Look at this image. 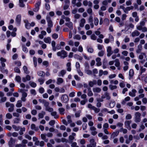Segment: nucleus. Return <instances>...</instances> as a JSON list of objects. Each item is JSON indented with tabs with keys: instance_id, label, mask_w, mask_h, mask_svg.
Segmentation results:
<instances>
[{
	"instance_id": "obj_1",
	"label": "nucleus",
	"mask_w": 147,
	"mask_h": 147,
	"mask_svg": "<svg viewBox=\"0 0 147 147\" xmlns=\"http://www.w3.org/2000/svg\"><path fill=\"white\" fill-rule=\"evenodd\" d=\"M57 56L60 57L62 59H64L67 56V52L64 50H62L61 51L57 53Z\"/></svg>"
},
{
	"instance_id": "obj_2",
	"label": "nucleus",
	"mask_w": 147,
	"mask_h": 147,
	"mask_svg": "<svg viewBox=\"0 0 147 147\" xmlns=\"http://www.w3.org/2000/svg\"><path fill=\"white\" fill-rule=\"evenodd\" d=\"M141 114L138 112H136L135 114L134 121L136 123H138L141 120Z\"/></svg>"
},
{
	"instance_id": "obj_3",
	"label": "nucleus",
	"mask_w": 147,
	"mask_h": 147,
	"mask_svg": "<svg viewBox=\"0 0 147 147\" xmlns=\"http://www.w3.org/2000/svg\"><path fill=\"white\" fill-rule=\"evenodd\" d=\"M5 105L7 107H10L8 109L9 112H12L13 111L14 106L13 104L9 102H7L5 103Z\"/></svg>"
},
{
	"instance_id": "obj_4",
	"label": "nucleus",
	"mask_w": 147,
	"mask_h": 147,
	"mask_svg": "<svg viewBox=\"0 0 147 147\" xmlns=\"http://www.w3.org/2000/svg\"><path fill=\"white\" fill-rule=\"evenodd\" d=\"M61 100L62 102L67 103L69 101L68 96L66 94L62 95L61 98Z\"/></svg>"
},
{
	"instance_id": "obj_5",
	"label": "nucleus",
	"mask_w": 147,
	"mask_h": 147,
	"mask_svg": "<svg viewBox=\"0 0 147 147\" xmlns=\"http://www.w3.org/2000/svg\"><path fill=\"white\" fill-rule=\"evenodd\" d=\"M21 14L17 15L15 19V22L18 26H20V25L21 21Z\"/></svg>"
},
{
	"instance_id": "obj_6",
	"label": "nucleus",
	"mask_w": 147,
	"mask_h": 147,
	"mask_svg": "<svg viewBox=\"0 0 147 147\" xmlns=\"http://www.w3.org/2000/svg\"><path fill=\"white\" fill-rule=\"evenodd\" d=\"M46 19L48 23V27H52L53 26V23L52 21L51 20L50 17L49 16H47Z\"/></svg>"
},
{
	"instance_id": "obj_7",
	"label": "nucleus",
	"mask_w": 147,
	"mask_h": 147,
	"mask_svg": "<svg viewBox=\"0 0 147 147\" xmlns=\"http://www.w3.org/2000/svg\"><path fill=\"white\" fill-rule=\"evenodd\" d=\"M90 144H88L87 147H96V143L95 142L94 140V139H91L90 140Z\"/></svg>"
},
{
	"instance_id": "obj_8",
	"label": "nucleus",
	"mask_w": 147,
	"mask_h": 147,
	"mask_svg": "<svg viewBox=\"0 0 147 147\" xmlns=\"http://www.w3.org/2000/svg\"><path fill=\"white\" fill-rule=\"evenodd\" d=\"M107 55L108 57H110L113 53V52L112 51V48L111 46H108L107 49Z\"/></svg>"
},
{
	"instance_id": "obj_9",
	"label": "nucleus",
	"mask_w": 147,
	"mask_h": 147,
	"mask_svg": "<svg viewBox=\"0 0 147 147\" xmlns=\"http://www.w3.org/2000/svg\"><path fill=\"white\" fill-rule=\"evenodd\" d=\"M101 98L102 99L106 98L107 100H109L111 99V97L110 96L109 93L106 92H105L104 95L102 96Z\"/></svg>"
},
{
	"instance_id": "obj_10",
	"label": "nucleus",
	"mask_w": 147,
	"mask_h": 147,
	"mask_svg": "<svg viewBox=\"0 0 147 147\" xmlns=\"http://www.w3.org/2000/svg\"><path fill=\"white\" fill-rule=\"evenodd\" d=\"M131 122V121H125L124 124L125 125V127L127 128L128 130H130L131 129V127L130 124Z\"/></svg>"
},
{
	"instance_id": "obj_11",
	"label": "nucleus",
	"mask_w": 147,
	"mask_h": 147,
	"mask_svg": "<svg viewBox=\"0 0 147 147\" xmlns=\"http://www.w3.org/2000/svg\"><path fill=\"white\" fill-rule=\"evenodd\" d=\"M83 5L86 6L88 5L89 7H91L92 6V3L90 1H88L87 0H84L83 1Z\"/></svg>"
},
{
	"instance_id": "obj_12",
	"label": "nucleus",
	"mask_w": 147,
	"mask_h": 147,
	"mask_svg": "<svg viewBox=\"0 0 147 147\" xmlns=\"http://www.w3.org/2000/svg\"><path fill=\"white\" fill-rule=\"evenodd\" d=\"M143 26L140 25L137 26L136 28L139 30H142V32H144L145 31H146V27H143Z\"/></svg>"
},
{
	"instance_id": "obj_13",
	"label": "nucleus",
	"mask_w": 147,
	"mask_h": 147,
	"mask_svg": "<svg viewBox=\"0 0 147 147\" xmlns=\"http://www.w3.org/2000/svg\"><path fill=\"white\" fill-rule=\"evenodd\" d=\"M132 16L133 17L135 18V21L136 22H138L139 20V18L137 15V13L136 12H134L132 13Z\"/></svg>"
},
{
	"instance_id": "obj_14",
	"label": "nucleus",
	"mask_w": 147,
	"mask_h": 147,
	"mask_svg": "<svg viewBox=\"0 0 147 147\" xmlns=\"http://www.w3.org/2000/svg\"><path fill=\"white\" fill-rule=\"evenodd\" d=\"M76 136V134L74 133H72L71 135H70L69 137V142L70 143L73 142V140L75 139L74 136Z\"/></svg>"
},
{
	"instance_id": "obj_15",
	"label": "nucleus",
	"mask_w": 147,
	"mask_h": 147,
	"mask_svg": "<svg viewBox=\"0 0 147 147\" xmlns=\"http://www.w3.org/2000/svg\"><path fill=\"white\" fill-rule=\"evenodd\" d=\"M140 34V32L137 30H136L134 31L131 34V36L133 37L136 36H138Z\"/></svg>"
},
{
	"instance_id": "obj_16",
	"label": "nucleus",
	"mask_w": 147,
	"mask_h": 147,
	"mask_svg": "<svg viewBox=\"0 0 147 147\" xmlns=\"http://www.w3.org/2000/svg\"><path fill=\"white\" fill-rule=\"evenodd\" d=\"M31 79V77L29 75H27L25 77L22 78V80L23 82H26L27 81H29Z\"/></svg>"
},
{
	"instance_id": "obj_17",
	"label": "nucleus",
	"mask_w": 147,
	"mask_h": 147,
	"mask_svg": "<svg viewBox=\"0 0 147 147\" xmlns=\"http://www.w3.org/2000/svg\"><path fill=\"white\" fill-rule=\"evenodd\" d=\"M137 92L136 90L135 89H132L131 91L129 92V95L131 97H134L136 96V93Z\"/></svg>"
},
{
	"instance_id": "obj_18",
	"label": "nucleus",
	"mask_w": 147,
	"mask_h": 147,
	"mask_svg": "<svg viewBox=\"0 0 147 147\" xmlns=\"http://www.w3.org/2000/svg\"><path fill=\"white\" fill-rule=\"evenodd\" d=\"M65 25L67 26L71 30H72L73 28V24L71 22H69L65 23Z\"/></svg>"
},
{
	"instance_id": "obj_19",
	"label": "nucleus",
	"mask_w": 147,
	"mask_h": 147,
	"mask_svg": "<svg viewBox=\"0 0 147 147\" xmlns=\"http://www.w3.org/2000/svg\"><path fill=\"white\" fill-rule=\"evenodd\" d=\"M119 133V131H118L113 132L111 135V138H114L115 137L117 136Z\"/></svg>"
},
{
	"instance_id": "obj_20",
	"label": "nucleus",
	"mask_w": 147,
	"mask_h": 147,
	"mask_svg": "<svg viewBox=\"0 0 147 147\" xmlns=\"http://www.w3.org/2000/svg\"><path fill=\"white\" fill-rule=\"evenodd\" d=\"M66 71L65 70H62L58 74V76L59 77H63L64 75L66 73Z\"/></svg>"
},
{
	"instance_id": "obj_21",
	"label": "nucleus",
	"mask_w": 147,
	"mask_h": 147,
	"mask_svg": "<svg viewBox=\"0 0 147 147\" xmlns=\"http://www.w3.org/2000/svg\"><path fill=\"white\" fill-rule=\"evenodd\" d=\"M101 59L99 57H97L96 59V65L98 66H100L102 65V63L101 62Z\"/></svg>"
},
{
	"instance_id": "obj_22",
	"label": "nucleus",
	"mask_w": 147,
	"mask_h": 147,
	"mask_svg": "<svg viewBox=\"0 0 147 147\" xmlns=\"http://www.w3.org/2000/svg\"><path fill=\"white\" fill-rule=\"evenodd\" d=\"M87 95L88 96H92L93 95L91 89L90 88H88Z\"/></svg>"
},
{
	"instance_id": "obj_23",
	"label": "nucleus",
	"mask_w": 147,
	"mask_h": 147,
	"mask_svg": "<svg viewBox=\"0 0 147 147\" xmlns=\"http://www.w3.org/2000/svg\"><path fill=\"white\" fill-rule=\"evenodd\" d=\"M86 22L84 18H82L81 19L80 23V26L81 27H83L84 26V24Z\"/></svg>"
},
{
	"instance_id": "obj_24",
	"label": "nucleus",
	"mask_w": 147,
	"mask_h": 147,
	"mask_svg": "<svg viewBox=\"0 0 147 147\" xmlns=\"http://www.w3.org/2000/svg\"><path fill=\"white\" fill-rule=\"evenodd\" d=\"M45 114V112L43 111H42L40 113H39L38 114V119L43 118Z\"/></svg>"
},
{
	"instance_id": "obj_25",
	"label": "nucleus",
	"mask_w": 147,
	"mask_h": 147,
	"mask_svg": "<svg viewBox=\"0 0 147 147\" xmlns=\"http://www.w3.org/2000/svg\"><path fill=\"white\" fill-rule=\"evenodd\" d=\"M44 40L45 43L50 44L51 42V39L50 37H48L44 38Z\"/></svg>"
},
{
	"instance_id": "obj_26",
	"label": "nucleus",
	"mask_w": 147,
	"mask_h": 147,
	"mask_svg": "<svg viewBox=\"0 0 147 147\" xmlns=\"http://www.w3.org/2000/svg\"><path fill=\"white\" fill-rule=\"evenodd\" d=\"M134 74V71L133 69H130L129 72V79H130L132 78Z\"/></svg>"
},
{
	"instance_id": "obj_27",
	"label": "nucleus",
	"mask_w": 147,
	"mask_h": 147,
	"mask_svg": "<svg viewBox=\"0 0 147 147\" xmlns=\"http://www.w3.org/2000/svg\"><path fill=\"white\" fill-rule=\"evenodd\" d=\"M86 49L87 51L90 53H92L94 52L93 48L90 46H88L86 47Z\"/></svg>"
},
{
	"instance_id": "obj_28",
	"label": "nucleus",
	"mask_w": 147,
	"mask_h": 147,
	"mask_svg": "<svg viewBox=\"0 0 147 147\" xmlns=\"http://www.w3.org/2000/svg\"><path fill=\"white\" fill-rule=\"evenodd\" d=\"M92 90L94 92L99 93L101 91V89L98 87H94L93 88Z\"/></svg>"
},
{
	"instance_id": "obj_29",
	"label": "nucleus",
	"mask_w": 147,
	"mask_h": 147,
	"mask_svg": "<svg viewBox=\"0 0 147 147\" xmlns=\"http://www.w3.org/2000/svg\"><path fill=\"white\" fill-rule=\"evenodd\" d=\"M51 115L52 116H53L55 119H57L59 117L58 115L57 114V112L56 111H53L51 113Z\"/></svg>"
},
{
	"instance_id": "obj_30",
	"label": "nucleus",
	"mask_w": 147,
	"mask_h": 147,
	"mask_svg": "<svg viewBox=\"0 0 147 147\" xmlns=\"http://www.w3.org/2000/svg\"><path fill=\"white\" fill-rule=\"evenodd\" d=\"M142 49V46L141 45H139L138 46V49L136 50V53H140Z\"/></svg>"
},
{
	"instance_id": "obj_31",
	"label": "nucleus",
	"mask_w": 147,
	"mask_h": 147,
	"mask_svg": "<svg viewBox=\"0 0 147 147\" xmlns=\"http://www.w3.org/2000/svg\"><path fill=\"white\" fill-rule=\"evenodd\" d=\"M58 110L60 114L61 115H63L64 114L65 109L62 107H61L58 109Z\"/></svg>"
},
{
	"instance_id": "obj_32",
	"label": "nucleus",
	"mask_w": 147,
	"mask_h": 147,
	"mask_svg": "<svg viewBox=\"0 0 147 147\" xmlns=\"http://www.w3.org/2000/svg\"><path fill=\"white\" fill-rule=\"evenodd\" d=\"M63 82V79L61 78H59L57 79V84L59 85L61 83H62Z\"/></svg>"
},
{
	"instance_id": "obj_33",
	"label": "nucleus",
	"mask_w": 147,
	"mask_h": 147,
	"mask_svg": "<svg viewBox=\"0 0 147 147\" xmlns=\"http://www.w3.org/2000/svg\"><path fill=\"white\" fill-rule=\"evenodd\" d=\"M55 45V42L54 41H52L51 42V45L52 47V50L54 51H56Z\"/></svg>"
},
{
	"instance_id": "obj_34",
	"label": "nucleus",
	"mask_w": 147,
	"mask_h": 147,
	"mask_svg": "<svg viewBox=\"0 0 147 147\" xmlns=\"http://www.w3.org/2000/svg\"><path fill=\"white\" fill-rule=\"evenodd\" d=\"M0 71L3 73H5L7 74L8 71L7 69H5L4 67H0Z\"/></svg>"
},
{
	"instance_id": "obj_35",
	"label": "nucleus",
	"mask_w": 147,
	"mask_h": 147,
	"mask_svg": "<svg viewBox=\"0 0 147 147\" xmlns=\"http://www.w3.org/2000/svg\"><path fill=\"white\" fill-rule=\"evenodd\" d=\"M22 106V102L21 100H19L17 101V103L16 105V106L17 107H21Z\"/></svg>"
},
{
	"instance_id": "obj_36",
	"label": "nucleus",
	"mask_w": 147,
	"mask_h": 147,
	"mask_svg": "<svg viewBox=\"0 0 147 147\" xmlns=\"http://www.w3.org/2000/svg\"><path fill=\"white\" fill-rule=\"evenodd\" d=\"M66 66L67 67V71H71V63L70 62L67 63L66 64Z\"/></svg>"
},
{
	"instance_id": "obj_37",
	"label": "nucleus",
	"mask_w": 147,
	"mask_h": 147,
	"mask_svg": "<svg viewBox=\"0 0 147 147\" xmlns=\"http://www.w3.org/2000/svg\"><path fill=\"white\" fill-rule=\"evenodd\" d=\"M146 70V69L145 68H143V66H140V75H141L142 73L145 72Z\"/></svg>"
},
{
	"instance_id": "obj_38",
	"label": "nucleus",
	"mask_w": 147,
	"mask_h": 147,
	"mask_svg": "<svg viewBox=\"0 0 147 147\" xmlns=\"http://www.w3.org/2000/svg\"><path fill=\"white\" fill-rule=\"evenodd\" d=\"M114 62H115V65L117 67H119L120 64L119 59H116Z\"/></svg>"
},
{
	"instance_id": "obj_39",
	"label": "nucleus",
	"mask_w": 147,
	"mask_h": 147,
	"mask_svg": "<svg viewBox=\"0 0 147 147\" xmlns=\"http://www.w3.org/2000/svg\"><path fill=\"white\" fill-rule=\"evenodd\" d=\"M31 129L35 131H37L38 129V127H36L35 125L34 124H32L31 125Z\"/></svg>"
},
{
	"instance_id": "obj_40",
	"label": "nucleus",
	"mask_w": 147,
	"mask_h": 147,
	"mask_svg": "<svg viewBox=\"0 0 147 147\" xmlns=\"http://www.w3.org/2000/svg\"><path fill=\"white\" fill-rule=\"evenodd\" d=\"M20 121V119L18 118H15L13 120V121L14 123H18Z\"/></svg>"
},
{
	"instance_id": "obj_41",
	"label": "nucleus",
	"mask_w": 147,
	"mask_h": 147,
	"mask_svg": "<svg viewBox=\"0 0 147 147\" xmlns=\"http://www.w3.org/2000/svg\"><path fill=\"white\" fill-rule=\"evenodd\" d=\"M23 69L24 73L26 74H28L30 73V71L28 70V68L26 66H24L23 67Z\"/></svg>"
},
{
	"instance_id": "obj_42",
	"label": "nucleus",
	"mask_w": 147,
	"mask_h": 147,
	"mask_svg": "<svg viewBox=\"0 0 147 147\" xmlns=\"http://www.w3.org/2000/svg\"><path fill=\"white\" fill-rule=\"evenodd\" d=\"M12 127L16 131H18L20 129V127L18 126H17L15 125H12Z\"/></svg>"
},
{
	"instance_id": "obj_43",
	"label": "nucleus",
	"mask_w": 147,
	"mask_h": 147,
	"mask_svg": "<svg viewBox=\"0 0 147 147\" xmlns=\"http://www.w3.org/2000/svg\"><path fill=\"white\" fill-rule=\"evenodd\" d=\"M109 87L110 89L111 90L116 89L117 88V87L116 85H113L112 84L110 85Z\"/></svg>"
},
{
	"instance_id": "obj_44",
	"label": "nucleus",
	"mask_w": 147,
	"mask_h": 147,
	"mask_svg": "<svg viewBox=\"0 0 147 147\" xmlns=\"http://www.w3.org/2000/svg\"><path fill=\"white\" fill-rule=\"evenodd\" d=\"M99 20L98 18L96 17H95L94 18V23L95 26H97L98 24Z\"/></svg>"
},
{
	"instance_id": "obj_45",
	"label": "nucleus",
	"mask_w": 147,
	"mask_h": 147,
	"mask_svg": "<svg viewBox=\"0 0 147 147\" xmlns=\"http://www.w3.org/2000/svg\"><path fill=\"white\" fill-rule=\"evenodd\" d=\"M37 74L39 76L43 77L45 76V73L44 72L42 71H39L38 72Z\"/></svg>"
},
{
	"instance_id": "obj_46",
	"label": "nucleus",
	"mask_w": 147,
	"mask_h": 147,
	"mask_svg": "<svg viewBox=\"0 0 147 147\" xmlns=\"http://www.w3.org/2000/svg\"><path fill=\"white\" fill-rule=\"evenodd\" d=\"M120 132H122L123 134H125L127 133V129L121 127L120 128Z\"/></svg>"
},
{
	"instance_id": "obj_47",
	"label": "nucleus",
	"mask_w": 147,
	"mask_h": 147,
	"mask_svg": "<svg viewBox=\"0 0 147 147\" xmlns=\"http://www.w3.org/2000/svg\"><path fill=\"white\" fill-rule=\"evenodd\" d=\"M115 105V102L114 101L111 100L110 103V107L111 108L113 107Z\"/></svg>"
},
{
	"instance_id": "obj_48",
	"label": "nucleus",
	"mask_w": 147,
	"mask_h": 147,
	"mask_svg": "<svg viewBox=\"0 0 147 147\" xmlns=\"http://www.w3.org/2000/svg\"><path fill=\"white\" fill-rule=\"evenodd\" d=\"M29 84L30 86L32 87L35 88L36 86V83L33 82H30Z\"/></svg>"
},
{
	"instance_id": "obj_49",
	"label": "nucleus",
	"mask_w": 147,
	"mask_h": 147,
	"mask_svg": "<svg viewBox=\"0 0 147 147\" xmlns=\"http://www.w3.org/2000/svg\"><path fill=\"white\" fill-rule=\"evenodd\" d=\"M87 13L90 16H92L93 14L92 10L91 8H88L87 10Z\"/></svg>"
},
{
	"instance_id": "obj_50",
	"label": "nucleus",
	"mask_w": 147,
	"mask_h": 147,
	"mask_svg": "<svg viewBox=\"0 0 147 147\" xmlns=\"http://www.w3.org/2000/svg\"><path fill=\"white\" fill-rule=\"evenodd\" d=\"M45 110L50 112L52 113L53 111V108L48 107L46 108Z\"/></svg>"
},
{
	"instance_id": "obj_51",
	"label": "nucleus",
	"mask_w": 147,
	"mask_h": 147,
	"mask_svg": "<svg viewBox=\"0 0 147 147\" xmlns=\"http://www.w3.org/2000/svg\"><path fill=\"white\" fill-rule=\"evenodd\" d=\"M144 55L146 57V55L145 53H141V54L139 56V59H142L144 58Z\"/></svg>"
},
{
	"instance_id": "obj_52",
	"label": "nucleus",
	"mask_w": 147,
	"mask_h": 147,
	"mask_svg": "<svg viewBox=\"0 0 147 147\" xmlns=\"http://www.w3.org/2000/svg\"><path fill=\"white\" fill-rule=\"evenodd\" d=\"M19 6L21 7H24L25 6V5L23 3V0H19Z\"/></svg>"
},
{
	"instance_id": "obj_53",
	"label": "nucleus",
	"mask_w": 147,
	"mask_h": 147,
	"mask_svg": "<svg viewBox=\"0 0 147 147\" xmlns=\"http://www.w3.org/2000/svg\"><path fill=\"white\" fill-rule=\"evenodd\" d=\"M104 53L105 51L102 50L98 53V55L100 57H102L104 55Z\"/></svg>"
},
{
	"instance_id": "obj_54",
	"label": "nucleus",
	"mask_w": 147,
	"mask_h": 147,
	"mask_svg": "<svg viewBox=\"0 0 147 147\" xmlns=\"http://www.w3.org/2000/svg\"><path fill=\"white\" fill-rule=\"evenodd\" d=\"M22 50L25 53H27L28 52V50L27 48L24 46H22Z\"/></svg>"
},
{
	"instance_id": "obj_55",
	"label": "nucleus",
	"mask_w": 147,
	"mask_h": 147,
	"mask_svg": "<svg viewBox=\"0 0 147 147\" xmlns=\"http://www.w3.org/2000/svg\"><path fill=\"white\" fill-rule=\"evenodd\" d=\"M6 117L7 119H11L12 118V116L10 113H8L6 115Z\"/></svg>"
},
{
	"instance_id": "obj_56",
	"label": "nucleus",
	"mask_w": 147,
	"mask_h": 147,
	"mask_svg": "<svg viewBox=\"0 0 147 147\" xmlns=\"http://www.w3.org/2000/svg\"><path fill=\"white\" fill-rule=\"evenodd\" d=\"M67 122L68 123H70L72 122V121L71 119V117L70 115H68L67 116Z\"/></svg>"
},
{
	"instance_id": "obj_57",
	"label": "nucleus",
	"mask_w": 147,
	"mask_h": 147,
	"mask_svg": "<svg viewBox=\"0 0 147 147\" xmlns=\"http://www.w3.org/2000/svg\"><path fill=\"white\" fill-rule=\"evenodd\" d=\"M81 111L80 110L78 111L75 113V116L76 117H79L80 116Z\"/></svg>"
},
{
	"instance_id": "obj_58",
	"label": "nucleus",
	"mask_w": 147,
	"mask_h": 147,
	"mask_svg": "<svg viewBox=\"0 0 147 147\" xmlns=\"http://www.w3.org/2000/svg\"><path fill=\"white\" fill-rule=\"evenodd\" d=\"M145 128V126L143 124H142L140 126V128L138 130V132H140L142 130H144Z\"/></svg>"
},
{
	"instance_id": "obj_59",
	"label": "nucleus",
	"mask_w": 147,
	"mask_h": 147,
	"mask_svg": "<svg viewBox=\"0 0 147 147\" xmlns=\"http://www.w3.org/2000/svg\"><path fill=\"white\" fill-rule=\"evenodd\" d=\"M73 38L74 39L80 40L81 39V37L80 35L78 34H77L74 36Z\"/></svg>"
},
{
	"instance_id": "obj_60",
	"label": "nucleus",
	"mask_w": 147,
	"mask_h": 147,
	"mask_svg": "<svg viewBox=\"0 0 147 147\" xmlns=\"http://www.w3.org/2000/svg\"><path fill=\"white\" fill-rule=\"evenodd\" d=\"M16 81L18 82H21V78L20 76H16L15 78Z\"/></svg>"
},
{
	"instance_id": "obj_61",
	"label": "nucleus",
	"mask_w": 147,
	"mask_h": 147,
	"mask_svg": "<svg viewBox=\"0 0 147 147\" xmlns=\"http://www.w3.org/2000/svg\"><path fill=\"white\" fill-rule=\"evenodd\" d=\"M92 110H93L94 111V112L96 113H98L100 111V109H99L95 107H94Z\"/></svg>"
},
{
	"instance_id": "obj_62",
	"label": "nucleus",
	"mask_w": 147,
	"mask_h": 147,
	"mask_svg": "<svg viewBox=\"0 0 147 147\" xmlns=\"http://www.w3.org/2000/svg\"><path fill=\"white\" fill-rule=\"evenodd\" d=\"M119 86L121 88H123L125 87V84L124 83V82L121 80V82L119 83Z\"/></svg>"
},
{
	"instance_id": "obj_63",
	"label": "nucleus",
	"mask_w": 147,
	"mask_h": 147,
	"mask_svg": "<svg viewBox=\"0 0 147 147\" xmlns=\"http://www.w3.org/2000/svg\"><path fill=\"white\" fill-rule=\"evenodd\" d=\"M14 70L15 71V72H16L18 73H20V71L19 68L17 67H15L14 69Z\"/></svg>"
},
{
	"instance_id": "obj_64",
	"label": "nucleus",
	"mask_w": 147,
	"mask_h": 147,
	"mask_svg": "<svg viewBox=\"0 0 147 147\" xmlns=\"http://www.w3.org/2000/svg\"><path fill=\"white\" fill-rule=\"evenodd\" d=\"M1 98L0 100V103L5 102L7 98L6 97H3Z\"/></svg>"
}]
</instances>
